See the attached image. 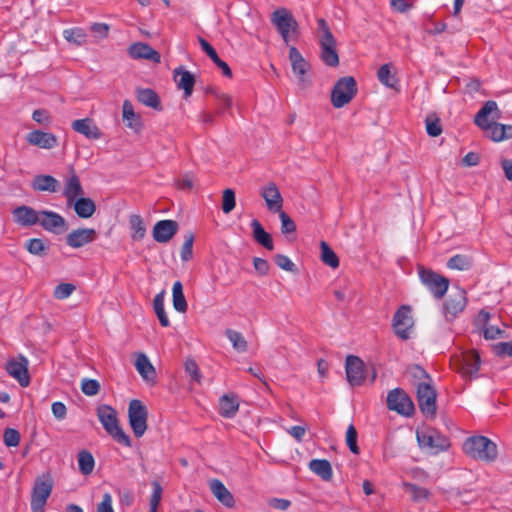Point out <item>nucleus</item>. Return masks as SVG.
<instances>
[{
	"instance_id": "603ef678",
	"label": "nucleus",
	"mask_w": 512,
	"mask_h": 512,
	"mask_svg": "<svg viewBox=\"0 0 512 512\" xmlns=\"http://www.w3.org/2000/svg\"><path fill=\"white\" fill-rule=\"evenodd\" d=\"M426 132L431 137H437L442 133V126L439 118L435 116H428L425 120Z\"/></svg>"
},
{
	"instance_id": "a878e982",
	"label": "nucleus",
	"mask_w": 512,
	"mask_h": 512,
	"mask_svg": "<svg viewBox=\"0 0 512 512\" xmlns=\"http://www.w3.org/2000/svg\"><path fill=\"white\" fill-rule=\"evenodd\" d=\"M480 363V356L476 351H467L460 359L459 371L464 377H472L477 374Z\"/></svg>"
},
{
	"instance_id": "39448f33",
	"label": "nucleus",
	"mask_w": 512,
	"mask_h": 512,
	"mask_svg": "<svg viewBox=\"0 0 512 512\" xmlns=\"http://www.w3.org/2000/svg\"><path fill=\"white\" fill-rule=\"evenodd\" d=\"M357 83L352 76L340 78L331 92V102L335 108L347 105L357 94Z\"/></svg>"
},
{
	"instance_id": "0e129e2a",
	"label": "nucleus",
	"mask_w": 512,
	"mask_h": 512,
	"mask_svg": "<svg viewBox=\"0 0 512 512\" xmlns=\"http://www.w3.org/2000/svg\"><path fill=\"white\" fill-rule=\"evenodd\" d=\"M185 371L190 375L192 380L197 383L201 382V373L199 371L198 365L194 360H187L185 363Z\"/></svg>"
},
{
	"instance_id": "052dcab7",
	"label": "nucleus",
	"mask_w": 512,
	"mask_h": 512,
	"mask_svg": "<svg viewBox=\"0 0 512 512\" xmlns=\"http://www.w3.org/2000/svg\"><path fill=\"white\" fill-rule=\"evenodd\" d=\"M152 485V493L149 500V507L158 508L161 499H162V486L158 481H153Z\"/></svg>"
},
{
	"instance_id": "423d86ee",
	"label": "nucleus",
	"mask_w": 512,
	"mask_h": 512,
	"mask_svg": "<svg viewBox=\"0 0 512 512\" xmlns=\"http://www.w3.org/2000/svg\"><path fill=\"white\" fill-rule=\"evenodd\" d=\"M129 425L136 438L142 437L147 430L148 411L138 399L130 401L128 406Z\"/></svg>"
},
{
	"instance_id": "69168bd1",
	"label": "nucleus",
	"mask_w": 512,
	"mask_h": 512,
	"mask_svg": "<svg viewBox=\"0 0 512 512\" xmlns=\"http://www.w3.org/2000/svg\"><path fill=\"white\" fill-rule=\"evenodd\" d=\"M496 355L512 357V340L507 342H500L495 345Z\"/></svg>"
},
{
	"instance_id": "412c9836",
	"label": "nucleus",
	"mask_w": 512,
	"mask_h": 512,
	"mask_svg": "<svg viewBox=\"0 0 512 512\" xmlns=\"http://www.w3.org/2000/svg\"><path fill=\"white\" fill-rule=\"evenodd\" d=\"M14 221L24 227L33 226L38 224L40 220V211H36L34 208L26 205L16 207L12 211Z\"/></svg>"
},
{
	"instance_id": "9d476101",
	"label": "nucleus",
	"mask_w": 512,
	"mask_h": 512,
	"mask_svg": "<svg viewBox=\"0 0 512 512\" xmlns=\"http://www.w3.org/2000/svg\"><path fill=\"white\" fill-rule=\"evenodd\" d=\"M436 391L431 384L422 382L417 386V401L421 412L426 417H435L436 415Z\"/></svg>"
},
{
	"instance_id": "49530a36",
	"label": "nucleus",
	"mask_w": 512,
	"mask_h": 512,
	"mask_svg": "<svg viewBox=\"0 0 512 512\" xmlns=\"http://www.w3.org/2000/svg\"><path fill=\"white\" fill-rule=\"evenodd\" d=\"M378 80L389 88H394L398 81L394 74L391 73V64L382 65L377 72Z\"/></svg>"
},
{
	"instance_id": "338daca9",
	"label": "nucleus",
	"mask_w": 512,
	"mask_h": 512,
	"mask_svg": "<svg viewBox=\"0 0 512 512\" xmlns=\"http://www.w3.org/2000/svg\"><path fill=\"white\" fill-rule=\"evenodd\" d=\"M253 266L261 276L267 275L270 268L268 261L260 257L253 259Z\"/></svg>"
},
{
	"instance_id": "c9c22d12",
	"label": "nucleus",
	"mask_w": 512,
	"mask_h": 512,
	"mask_svg": "<svg viewBox=\"0 0 512 512\" xmlns=\"http://www.w3.org/2000/svg\"><path fill=\"white\" fill-rule=\"evenodd\" d=\"M486 132L489 134L491 140L501 142L512 138V125L493 122Z\"/></svg>"
},
{
	"instance_id": "e433bc0d",
	"label": "nucleus",
	"mask_w": 512,
	"mask_h": 512,
	"mask_svg": "<svg viewBox=\"0 0 512 512\" xmlns=\"http://www.w3.org/2000/svg\"><path fill=\"white\" fill-rule=\"evenodd\" d=\"M137 100L147 107H151L156 110H161L160 99L157 93L149 88L138 89Z\"/></svg>"
},
{
	"instance_id": "bb28decb",
	"label": "nucleus",
	"mask_w": 512,
	"mask_h": 512,
	"mask_svg": "<svg viewBox=\"0 0 512 512\" xmlns=\"http://www.w3.org/2000/svg\"><path fill=\"white\" fill-rule=\"evenodd\" d=\"M72 129L88 139H100L102 133L91 118L78 119L72 122Z\"/></svg>"
},
{
	"instance_id": "680f3d73",
	"label": "nucleus",
	"mask_w": 512,
	"mask_h": 512,
	"mask_svg": "<svg viewBox=\"0 0 512 512\" xmlns=\"http://www.w3.org/2000/svg\"><path fill=\"white\" fill-rule=\"evenodd\" d=\"M193 242L194 236L192 234L187 235L180 252L182 261H188L191 259Z\"/></svg>"
},
{
	"instance_id": "774afa93",
	"label": "nucleus",
	"mask_w": 512,
	"mask_h": 512,
	"mask_svg": "<svg viewBox=\"0 0 512 512\" xmlns=\"http://www.w3.org/2000/svg\"><path fill=\"white\" fill-rule=\"evenodd\" d=\"M97 512H114L112 507V496L109 493H105L102 497V501L97 505Z\"/></svg>"
},
{
	"instance_id": "864d4df0",
	"label": "nucleus",
	"mask_w": 512,
	"mask_h": 512,
	"mask_svg": "<svg viewBox=\"0 0 512 512\" xmlns=\"http://www.w3.org/2000/svg\"><path fill=\"white\" fill-rule=\"evenodd\" d=\"M236 205L235 192L232 189H225L222 196V210L224 213H230Z\"/></svg>"
},
{
	"instance_id": "0eeeda50",
	"label": "nucleus",
	"mask_w": 512,
	"mask_h": 512,
	"mask_svg": "<svg viewBox=\"0 0 512 512\" xmlns=\"http://www.w3.org/2000/svg\"><path fill=\"white\" fill-rule=\"evenodd\" d=\"M271 22L277 28L285 43L289 42L291 33H296L298 29L297 21L286 8L275 10L271 15Z\"/></svg>"
},
{
	"instance_id": "8fccbe9b",
	"label": "nucleus",
	"mask_w": 512,
	"mask_h": 512,
	"mask_svg": "<svg viewBox=\"0 0 512 512\" xmlns=\"http://www.w3.org/2000/svg\"><path fill=\"white\" fill-rule=\"evenodd\" d=\"M25 248L28 250L29 253L36 255V256H44L47 253L48 245L45 244V242L40 238H32L29 239L26 244Z\"/></svg>"
},
{
	"instance_id": "2f4dec72",
	"label": "nucleus",
	"mask_w": 512,
	"mask_h": 512,
	"mask_svg": "<svg viewBox=\"0 0 512 512\" xmlns=\"http://www.w3.org/2000/svg\"><path fill=\"white\" fill-rule=\"evenodd\" d=\"M198 41L202 50L205 51L216 66L221 69L223 75L226 77H232V71L229 65L219 58L216 50L204 38L199 37Z\"/></svg>"
},
{
	"instance_id": "f8f14e48",
	"label": "nucleus",
	"mask_w": 512,
	"mask_h": 512,
	"mask_svg": "<svg viewBox=\"0 0 512 512\" xmlns=\"http://www.w3.org/2000/svg\"><path fill=\"white\" fill-rule=\"evenodd\" d=\"M467 305L466 291L462 288L456 287L455 290L449 295L444 303V315L449 321L453 320L458 314L463 312Z\"/></svg>"
},
{
	"instance_id": "b1692460",
	"label": "nucleus",
	"mask_w": 512,
	"mask_h": 512,
	"mask_svg": "<svg viewBox=\"0 0 512 512\" xmlns=\"http://www.w3.org/2000/svg\"><path fill=\"white\" fill-rule=\"evenodd\" d=\"M84 190L79 177L72 170L71 174L64 180L63 196L67 200L68 205H72V201L83 196Z\"/></svg>"
},
{
	"instance_id": "ea45409f",
	"label": "nucleus",
	"mask_w": 512,
	"mask_h": 512,
	"mask_svg": "<svg viewBox=\"0 0 512 512\" xmlns=\"http://www.w3.org/2000/svg\"><path fill=\"white\" fill-rule=\"evenodd\" d=\"M173 307L177 312L185 313L188 305L183 293V285L180 281H176L172 287Z\"/></svg>"
},
{
	"instance_id": "79ce46f5",
	"label": "nucleus",
	"mask_w": 512,
	"mask_h": 512,
	"mask_svg": "<svg viewBox=\"0 0 512 512\" xmlns=\"http://www.w3.org/2000/svg\"><path fill=\"white\" fill-rule=\"evenodd\" d=\"M165 290H162L156 296L153 300V309L157 315V318L161 324L162 327H169L170 321L166 314L165 308H164V299H165Z\"/></svg>"
},
{
	"instance_id": "473e14b6",
	"label": "nucleus",
	"mask_w": 512,
	"mask_h": 512,
	"mask_svg": "<svg viewBox=\"0 0 512 512\" xmlns=\"http://www.w3.org/2000/svg\"><path fill=\"white\" fill-rule=\"evenodd\" d=\"M122 109L125 125L133 131L139 132L142 128L141 117L135 113L132 103L129 100H125Z\"/></svg>"
},
{
	"instance_id": "de8ad7c7",
	"label": "nucleus",
	"mask_w": 512,
	"mask_h": 512,
	"mask_svg": "<svg viewBox=\"0 0 512 512\" xmlns=\"http://www.w3.org/2000/svg\"><path fill=\"white\" fill-rule=\"evenodd\" d=\"M321 260L331 268H337L339 266V258L330 246L325 242L321 241Z\"/></svg>"
},
{
	"instance_id": "9b49d317",
	"label": "nucleus",
	"mask_w": 512,
	"mask_h": 512,
	"mask_svg": "<svg viewBox=\"0 0 512 512\" xmlns=\"http://www.w3.org/2000/svg\"><path fill=\"white\" fill-rule=\"evenodd\" d=\"M413 318L411 309L407 305H402L393 316V328L395 334L402 340L410 337V330L413 327Z\"/></svg>"
},
{
	"instance_id": "6ab92c4d",
	"label": "nucleus",
	"mask_w": 512,
	"mask_h": 512,
	"mask_svg": "<svg viewBox=\"0 0 512 512\" xmlns=\"http://www.w3.org/2000/svg\"><path fill=\"white\" fill-rule=\"evenodd\" d=\"M178 228L174 220H160L154 225L152 235L156 242L166 243L177 233Z\"/></svg>"
},
{
	"instance_id": "4d7b16f0",
	"label": "nucleus",
	"mask_w": 512,
	"mask_h": 512,
	"mask_svg": "<svg viewBox=\"0 0 512 512\" xmlns=\"http://www.w3.org/2000/svg\"><path fill=\"white\" fill-rule=\"evenodd\" d=\"M100 384L95 379L84 378L81 382V390L87 396H94L99 392Z\"/></svg>"
},
{
	"instance_id": "3c124183",
	"label": "nucleus",
	"mask_w": 512,
	"mask_h": 512,
	"mask_svg": "<svg viewBox=\"0 0 512 512\" xmlns=\"http://www.w3.org/2000/svg\"><path fill=\"white\" fill-rule=\"evenodd\" d=\"M403 487L408 493L411 494L412 500L416 502L426 500L430 495L428 489L416 486L412 483L406 482L403 484Z\"/></svg>"
},
{
	"instance_id": "f3484780",
	"label": "nucleus",
	"mask_w": 512,
	"mask_h": 512,
	"mask_svg": "<svg viewBox=\"0 0 512 512\" xmlns=\"http://www.w3.org/2000/svg\"><path fill=\"white\" fill-rule=\"evenodd\" d=\"M97 238V231L93 228H78L66 235V244L74 249L81 248L94 242Z\"/></svg>"
},
{
	"instance_id": "7ed1b4c3",
	"label": "nucleus",
	"mask_w": 512,
	"mask_h": 512,
	"mask_svg": "<svg viewBox=\"0 0 512 512\" xmlns=\"http://www.w3.org/2000/svg\"><path fill=\"white\" fill-rule=\"evenodd\" d=\"M416 438L422 450L434 455L448 450L451 446L449 438L432 427L418 429Z\"/></svg>"
},
{
	"instance_id": "4be33fe9",
	"label": "nucleus",
	"mask_w": 512,
	"mask_h": 512,
	"mask_svg": "<svg viewBox=\"0 0 512 512\" xmlns=\"http://www.w3.org/2000/svg\"><path fill=\"white\" fill-rule=\"evenodd\" d=\"M128 54L132 59H146L154 63H160L161 61V55L159 52L143 42H137L130 45L128 48Z\"/></svg>"
},
{
	"instance_id": "09e8293b",
	"label": "nucleus",
	"mask_w": 512,
	"mask_h": 512,
	"mask_svg": "<svg viewBox=\"0 0 512 512\" xmlns=\"http://www.w3.org/2000/svg\"><path fill=\"white\" fill-rule=\"evenodd\" d=\"M78 465L79 470L83 475H89L93 471L95 465L92 454L88 451H81L78 454Z\"/></svg>"
},
{
	"instance_id": "5fc2aeb1",
	"label": "nucleus",
	"mask_w": 512,
	"mask_h": 512,
	"mask_svg": "<svg viewBox=\"0 0 512 512\" xmlns=\"http://www.w3.org/2000/svg\"><path fill=\"white\" fill-rule=\"evenodd\" d=\"M277 213H279V218L281 221V232L283 234L294 233L296 231V224L293 219L282 209Z\"/></svg>"
},
{
	"instance_id": "a211bd4d",
	"label": "nucleus",
	"mask_w": 512,
	"mask_h": 512,
	"mask_svg": "<svg viewBox=\"0 0 512 512\" xmlns=\"http://www.w3.org/2000/svg\"><path fill=\"white\" fill-rule=\"evenodd\" d=\"M26 141L30 145L36 146L41 149H54L59 145L56 135L42 130H33L26 135Z\"/></svg>"
},
{
	"instance_id": "6e6d98bb",
	"label": "nucleus",
	"mask_w": 512,
	"mask_h": 512,
	"mask_svg": "<svg viewBox=\"0 0 512 512\" xmlns=\"http://www.w3.org/2000/svg\"><path fill=\"white\" fill-rule=\"evenodd\" d=\"M357 437L358 435L356 428L354 427V425L350 424L346 431V443L350 451L356 455L359 454L360 452L359 447L357 445Z\"/></svg>"
},
{
	"instance_id": "e2e57ef3",
	"label": "nucleus",
	"mask_w": 512,
	"mask_h": 512,
	"mask_svg": "<svg viewBox=\"0 0 512 512\" xmlns=\"http://www.w3.org/2000/svg\"><path fill=\"white\" fill-rule=\"evenodd\" d=\"M275 263L277 264L278 267L285 271L293 272L295 270V264L286 255L277 254L275 256Z\"/></svg>"
},
{
	"instance_id": "a19ab883",
	"label": "nucleus",
	"mask_w": 512,
	"mask_h": 512,
	"mask_svg": "<svg viewBox=\"0 0 512 512\" xmlns=\"http://www.w3.org/2000/svg\"><path fill=\"white\" fill-rule=\"evenodd\" d=\"M239 409V402L236 396L224 395L220 399V415L225 418H232Z\"/></svg>"
},
{
	"instance_id": "c85d7f7f",
	"label": "nucleus",
	"mask_w": 512,
	"mask_h": 512,
	"mask_svg": "<svg viewBox=\"0 0 512 512\" xmlns=\"http://www.w3.org/2000/svg\"><path fill=\"white\" fill-rule=\"evenodd\" d=\"M31 187L35 191L55 193L59 189V181L51 175L39 174L33 178Z\"/></svg>"
},
{
	"instance_id": "72a5a7b5",
	"label": "nucleus",
	"mask_w": 512,
	"mask_h": 512,
	"mask_svg": "<svg viewBox=\"0 0 512 512\" xmlns=\"http://www.w3.org/2000/svg\"><path fill=\"white\" fill-rule=\"evenodd\" d=\"M496 111H498L497 103L495 101H487L477 112L475 116V124L484 131H487L493 124V122L488 121V115Z\"/></svg>"
},
{
	"instance_id": "1a4fd4ad",
	"label": "nucleus",
	"mask_w": 512,
	"mask_h": 512,
	"mask_svg": "<svg viewBox=\"0 0 512 512\" xmlns=\"http://www.w3.org/2000/svg\"><path fill=\"white\" fill-rule=\"evenodd\" d=\"M387 407L400 415L409 417L414 413L415 406L409 395L400 388H395L388 393Z\"/></svg>"
},
{
	"instance_id": "c03bdc74",
	"label": "nucleus",
	"mask_w": 512,
	"mask_h": 512,
	"mask_svg": "<svg viewBox=\"0 0 512 512\" xmlns=\"http://www.w3.org/2000/svg\"><path fill=\"white\" fill-rule=\"evenodd\" d=\"M225 335L232 343V346L236 351L240 353L247 351L248 343L240 332L233 329H227L225 331Z\"/></svg>"
},
{
	"instance_id": "4c0bfd02",
	"label": "nucleus",
	"mask_w": 512,
	"mask_h": 512,
	"mask_svg": "<svg viewBox=\"0 0 512 512\" xmlns=\"http://www.w3.org/2000/svg\"><path fill=\"white\" fill-rule=\"evenodd\" d=\"M309 468L313 473L320 476L325 481H329L332 478V467L330 462L326 459L311 460Z\"/></svg>"
},
{
	"instance_id": "f03ea898",
	"label": "nucleus",
	"mask_w": 512,
	"mask_h": 512,
	"mask_svg": "<svg viewBox=\"0 0 512 512\" xmlns=\"http://www.w3.org/2000/svg\"><path fill=\"white\" fill-rule=\"evenodd\" d=\"M97 417L105 431L119 444L131 447L130 437L123 431L117 419V413L109 405H100L97 408Z\"/></svg>"
},
{
	"instance_id": "58836bf2",
	"label": "nucleus",
	"mask_w": 512,
	"mask_h": 512,
	"mask_svg": "<svg viewBox=\"0 0 512 512\" xmlns=\"http://www.w3.org/2000/svg\"><path fill=\"white\" fill-rule=\"evenodd\" d=\"M129 227L133 241H141L146 235V227L142 217L138 214H132L129 217Z\"/></svg>"
},
{
	"instance_id": "bf43d9fd",
	"label": "nucleus",
	"mask_w": 512,
	"mask_h": 512,
	"mask_svg": "<svg viewBox=\"0 0 512 512\" xmlns=\"http://www.w3.org/2000/svg\"><path fill=\"white\" fill-rule=\"evenodd\" d=\"M75 286L70 283H60L54 289L53 295L56 299L62 300L68 298L73 291Z\"/></svg>"
},
{
	"instance_id": "c756f323",
	"label": "nucleus",
	"mask_w": 512,
	"mask_h": 512,
	"mask_svg": "<svg viewBox=\"0 0 512 512\" xmlns=\"http://www.w3.org/2000/svg\"><path fill=\"white\" fill-rule=\"evenodd\" d=\"M78 217L87 219L93 216L96 211V204L91 198L79 197L72 201V205Z\"/></svg>"
},
{
	"instance_id": "ddd939ff",
	"label": "nucleus",
	"mask_w": 512,
	"mask_h": 512,
	"mask_svg": "<svg viewBox=\"0 0 512 512\" xmlns=\"http://www.w3.org/2000/svg\"><path fill=\"white\" fill-rule=\"evenodd\" d=\"M5 369L11 377L18 381L20 386L27 387L30 384L28 360L24 356L20 355L7 361Z\"/></svg>"
},
{
	"instance_id": "13d9d810",
	"label": "nucleus",
	"mask_w": 512,
	"mask_h": 512,
	"mask_svg": "<svg viewBox=\"0 0 512 512\" xmlns=\"http://www.w3.org/2000/svg\"><path fill=\"white\" fill-rule=\"evenodd\" d=\"M3 441L7 447H16L20 442V433L14 428H6L3 435Z\"/></svg>"
},
{
	"instance_id": "2eb2a0df",
	"label": "nucleus",
	"mask_w": 512,
	"mask_h": 512,
	"mask_svg": "<svg viewBox=\"0 0 512 512\" xmlns=\"http://www.w3.org/2000/svg\"><path fill=\"white\" fill-rule=\"evenodd\" d=\"M346 376L351 386H360L365 380L364 362L357 356L349 355L345 363Z\"/></svg>"
},
{
	"instance_id": "4468645a",
	"label": "nucleus",
	"mask_w": 512,
	"mask_h": 512,
	"mask_svg": "<svg viewBox=\"0 0 512 512\" xmlns=\"http://www.w3.org/2000/svg\"><path fill=\"white\" fill-rule=\"evenodd\" d=\"M289 60L291 62L292 70L298 78V85L305 89L310 86L311 82L305 77L309 69V63L303 58L299 50L291 46L289 49Z\"/></svg>"
},
{
	"instance_id": "f257e3e1",
	"label": "nucleus",
	"mask_w": 512,
	"mask_h": 512,
	"mask_svg": "<svg viewBox=\"0 0 512 512\" xmlns=\"http://www.w3.org/2000/svg\"><path fill=\"white\" fill-rule=\"evenodd\" d=\"M463 451L467 456L485 462H493L498 456L497 445L485 436L467 438Z\"/></svg>"
},
{
	"instance_id": "a18cd8bd",
	"label": "nucleus",
	"mask_w": 512,
	"mask_h": 512,
	"mask_svg": "<svg viewBox=\"0 0 512 512\" xmlns=\"http://www.w3.org/2000/svg\"><path fill=\"white\" fill-rule=\"evenodd\" d=\"M472 258L466 255L457 254L447 262V267L454 270H468L472 267Z\"/></svg>"
},
{
	"instance_id": "f704fd0d",
	"label": "nucleus",
	"mask_w": 512,
	"mask_h": 512,
	"mask_svg": "<svg viewBox=\"0 0 512 512\" xmlns=\"http://www.w3.org/2000/svg\"><path fill=\"white\" fill-rule=\"evenodd\" d=\"M135 367L138 373L142 376V378L146 381H153L156 377L155 368L151 364L148 357L143 354L139 353L137 355L136 361H135Z\"/></svg>"
},
{
	"instance_id": "393cba45",
	"label": "nucleus",
	"mask_w": 512,
	"mask_h": 512,
	"mask_svg": "<svg viewBox=\"0 0 512 512\" xmlns=\"http://www.w3.org/2000/svg\"><path fill=\"white\" fill-rule=\"evenodd\" d=\"M173 76L178 89L183 90L184 98L190 97L195 85L194 75L184 67L180 66L174 70Z\"/></svg>"
},
{
	"instance_id": "37998d69",
	"label": "nucleus",
	"mask_w": 512,
	"mask_h": 512,
	"mask_svg": "<svg viewBox=\"0 0 512 512\" xmlns=\"http://www.w3.org/2000/svg\"><path fill=\"white\" fill-rule=\"evenodd\" d=\"M63 37L67 42L75 44L77 46L83 45L87 40L86 32L83 28L80 27L65 29L63 31Z\"/></svg>"
},
{
	"instance_id": "aec40b11",
	"label": "nucleus",
	"mask_w": 512,
	"mask_h": 512,
	"mask_svg": "<svg viewBox=\"0 0 512 512\" xmlns=\"http://www.w3.org/2000/svg\"><path fill=\"white\" fill-rule=\"evenodd\" d=\"M53 489V481L50 475L38 477L35 481L31 502L46 504Z\"/></svg>"
},
{
	"instance_id": "dca6fc26",
	"label": "nucleus",
	"mask_w": 512,
	"mask_h": 512,
	"mask_svg": "<svg viewBox=\"0 0 512 512\" xmlns=\"http://www.w3.org/2000/svg\"><path fill=\"white\" fill-rule=\"evenodd\" d=\"M39 216L40 220L38 224L48 232L60 234L67 229L64 217L54 211L41 210Z\"/></svg>"
},
{
	"instance_id": "7c9ffc66",
	"label": "nucleus",
	"mask_w": 512,
	"mask_h": 512,
	"mask_svg": "<svg viewBox=\"0 0 512 512\" xmlns=\"http://www.w3.org/2000/svg\"><path fill=\"white\" fill-rule=\"evenodd\" d=\"M250 225L253 231V239L265 249L272 251L274 249L272 237L264 230L261 223L257 219H253Z\"/></svg>"
},
{
	"instance_id": "cd10ccee",
	"label": "nucleus",
	"mask_w": 512,
	"mask_h": 512,
	"mask_svg": "<svg viewBox=\"0 0 512 512\" xmlns=\"http://www.w3.org/2000/svg\"><path fill=\"white\" fill-rule=\"evenodd\" d=\"M209 488L215 498L224 506L232 508L235 505L234 496L219 479L210 480Z\"/></svg>"
},
{
	"instance_id": "6e6552de",
	"label": "nucleus",
	"mask_w": 512,
	"mask_h": 512,
	"mask_svg": "<svg viewBox=\"0 0 512 512\" xmlns=\"http://www.w3.org/2000/svg\"><path fill=\"white\" fill-rule=\"evenodd\" d=\"M419 277L436 299H441L446 294L449 287L448 278L423 267L419 269Z\"/></svg>"
},
{
	"instance_id": "5701e85b",
	"label": "nucleus",
	"mask_w": 512,
	"mask_h": 512,
	"mask_svg": "<svg viewBox=\"0 0 512 512\" xmlns=\"http://www.w3.org/2000/svg\"><path fill=\"white\" fill-rule=\"evenodd\" d=\"M260 194L265 200L269 211L276 213L282 209L283 198L275 183L271 182L264 186Z\"/></svg>"
},
{
	"instance_id": "20e7f679",
	"label": "nucleus",
	"mask_w": 512,
	"mask_h": 512,
	"mask_svg": "<svg viewBox=\"0 0 512 512\" xmlns=\"http://www.w3.org/2000/svg\"><path fill=\"white\" fill-rule=\"evenodd\" d=\"M318 28L321 32L319 39L320 58L325 65L337 67L339 65V56L336 49V39L324 19L318 20Z\"/></svg>"
}]
</instances>
